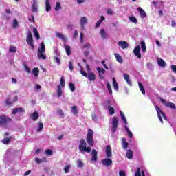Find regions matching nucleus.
<instances>
[{"mask_svg":"<svg viewBox=\"0 0 176 176\" xmlns=\"http://www.w3.org/2000/svg\"><path fill=\"white\" fill-rule=\"evenodd\" d=\"M78 148H79V151L82 153H85V152H87V153H90V152H91V148L90 147L86 146V140H85V139H82L80 141V144Z\"/></svg>","mask_w":176,"mask_h":176,"instance_id":"obj_1","label":"nucleus"},{"mask_svg":"<svg viewBox=\"0 0 176 176\" xmlns=\"http://www.w3.org/2000/svg\"><path fill=\"white\" fill-rule=\"evenodd\" d=\"M45 43H41L40 47L38 49L37 56L38 58H42V60H46V55H45Z\"/></svg>","mask_w":176,"mask_h":176,"instance_id":"obj_2","label":"nucleus"},{"mask_svg":"<svg viewBox=\"0 0 176 176\" xmlns=\"http://www.w3.org/2000/svg\"><path fill=\"white\" fill-rule=\"evenodd\" d=\"M94 135V131L91 129H88V133L87 135V142L89 146H93L94 145V140L93 139V135Z\"/></svg>","mask_w":176,"mask_h":176,"instance_id":"obj_3","label":"nucleus"},{"mask_svg":"<svg viewBox=\"0 0 176 176\" xmlns=\"http://www.w3.org/2000/svg\"><path fill=\"white\" fill-rule=\"evenodd\" d=\"M155 110L157 111V116L161 123H163V119L167 120V117L166 116V114L163 113L162 109H160V107L155 106Z\"/></svg>","mask_w":176,"mask_h":176,"instance_id":"obj_4","label":"nucleus"},{"mask_svg":"<svg viewBox=\"0 0 176 176\" xmlns=\"http://www.w3.org/2000/svg\"><path fill=\"white\" fill-rule=\"evenodd\" d=\"M119 123V120H118L117 117H113L111 121V133L112 134H115L116 131L118 130V124Z\"/></svg>","mask_w":176,"mask_h":176,"instance_id":"obj_5","label":"nucleus"},{"mask_svg":"<svg viewBox=\"0 0 176 176\" xmlns=\"http://www.w3.org/2000/svg\"><path fill=\"white\" fill-rule=\"evenodd\" d=\"M12 122V118L8 117L5 115L0 116V124L1 126H5V124H8V123H10Z\"/></svg>","mask_w":176,"mask_h":176,"instance_id":"obj_6","label":"nucleus"},{"mask_svg":"<svg viewBox=\"0 0 176 176\" xmlns=\"http://www.w3.org/2000/svg\"><path fill=\"white\" fill-rule=\"evenodd\" d=\"M28 34L26 38V42L28 45H29V46L32 47V49H34L35 45H34V43H33L34 40L32 39V34L31 33V32H28Z\"/></svg>","mask_w":176,"mask_h":176,"instance_id":"obj_7","label":"nucleus"},{"mask_svg":"<svg viewBox=\"0 0 176 176\" xmlns=\"http://www.w3.org/2000/svg\"><path fill=\"white\" fill-rule=\"evenodd\" d=\"M160 101L164 104V105H166V107H168V108H172V109H175V104L171 102H167L166 100L160 98Z\"/></svg>","mask_w":176,"mask_h":176,"instance_id":"obj_8","label":"nucleus"},{"mask_svg":"<svg viewBox=\"0 0 176 176\" xmlns=\"http://www.w3.org/2000/svg\"><path fill=\"white\" fill-rule=\"evenodd\" d=\"M133 53L138 58L140 59L142 56H141V46L138 45L135 49L133 50Z\"/></svg>","mask_w":176,"mask_h":176,"instance_id":"obj_9","label":"nucleus"},{"mask_svg":"<svg viewBox=\"0 0 176 176\" xmlns=\"http://www.w3.org/2000/svg\"><path fill=\"white\" fill-rule=\"evenodd\" d=\"M87 23H89V19H87V17L82 16L80 19V25L81 28H85V26L86 25V24H87Z\"/></svg>","mask_w":176,"mask_h":176,"instance_id":"obj_10","label":"nucleus"},{"mask_svg":"<svg viewBox=\"0 0 176 176\" xmlns=\"http://www.w3.org/2000/svg\"><path fill=\"white\" fill-rule=\"evenodd\" d=\"M102 164L106 166V167H110V166H112V160L109 158L103 159L102 160Z\"/></svg>","mask_w":176,"mask_h":176,"instance_id":"obj_11","label":"nucleus"},{"mask_svg":"<svg viewBox=\"0 0 176 176\" xmlns=\"http://www.w3.org/2000/svg\"><path fill=\"white\" fill-rule=\"evenodd\" d=\"M118 46H120L122 49H127V47H129V43H127V42L124 41H119Z\"/></svg>","mask_w":176,"mask_h":176,"instance_id":"obj_12","label":"nucleus"},{"mask_svg":"<svg viewBox=\"0 0 176 176\" xmlns=\"http://www.w3.org/2000/svg\"><path fill=\"white\" fill-rule=\"evenodd\" d=\"M106 156L107 157H112V148L110 145H108L106 149Z\"/></svg>","mask_w":176,"mask_h":176,"instance_id":"obj_13","label":"nucleus"},{"mask_svg":"<svg viewBox=\"0 0 176 176\" xmlns=\"http://www.w3.org/2000/svg\"><path fill=\"white\" fill-rule=\"evenodd\" d=\"M97 155H98L97 151L95 149H93L91 152V155H92V157L91 160V162H97V160H98Z\"/></svg>","mask_w":176,"mask_h":176,"instance_id":"obj_14","label":"nucleus"},{"mask_svg":"<svg viewBox=\"0 0 176 176\" xmlns=\"http://www.w3.org/2000/svg\"><path fill=\"white\" fill-rule=\"evenodd\" d=\"M30 118L32 120H34V122H35L39 118V113L38 111H35L30 115Z\"/></svg>","mask_w":176,"mask_h":176,"instance_id":"obj_15","label":"nucleus"},{"mask_svg":"<svg viewBox=\"0 0 176 176\" xmlns=\"http://www.w3.org/2000/svg\"><path fill=\"white\" fill-rule=\"evenodd\" d=\"M89 80L91 82H93L94 80H96V74L94 73H91L90 72H88V76H87Z\"/></svg>","mask_w":176,"mask_h":176,"instance_id":"obj_16","label":"nucleus"},{"mask_svg":"<svg viewBox=\"0 0 176 176\" xmlns=\"http://www.w3.org/2000/svg\"><path fill=\"white\" fill-rule=\"evenodd\" d=\"M100 36L102 39H108V34L107 32H105L104 29H101L100 30Z\"/></svg>","mask_w":176,"mask_h":176,"instance_id":"obj_17","label":"nucleus"},{"mask_svg":"<svg viewBox=\"0 0 176 176\" xmlns=\"http://www.w3.org/2000/svg\"><path fill=\"white\" fill-rule=\"evenodd\" d=\"M157 63L159 67H161L162 68H164V67H166V62L162 58H158L157 60Z\"/></svg>","mask_w":176,"mask_h":176,"instance_id":"obj_18","label":"nucleus"},{"mask_svg":"<svg viewBox=\"0 0 176 176\" xmlns=\"http://www.w3.org/2000/svg\"><path fill=\"white\" fill-rule=\"evenodd\" d=\"M96 69L99 74V76H100V79H104V76H101V74H102L104 75V74H105V72H106V71L104 69V68L97 67Z\"/></svg>","mask_w":176,"mask_h":176,"instance_id":"obj_19","label":"nucleus"},{"mask_svg":"<svg viewBox=\"0 0 176 176\" xmlns=\"http://www.w3.org/2000/svg\"><path fill=\"white\" fill-rule=\"evenodd\" d=\"M124 79L126 80L129 86H132L133 84L131 82V80H130V76H129V74H124Z\"/></svg>","mask_w":176,"mask_h":176,"instance_id":"obj_20","label":"nucleus"},{"mask_svg":"<svg viewBox=\"0 0 176 176\" xmlns=\"http://www.w3.org/2000/svg\"><path fill=\"white\" fill-rule=\"evenodd\" d=\"M122 148L124 149H127V148H129V143L127 142V140H126V138H124L122 139Z\"/></svg>","mask_w":176,"mask_h":176,"instance_id":"obj_21","label":"nucleus"},{"mask_svg":"<svg viewBox=\"0 0 176 176\" xmlns=\"http://www.w3.org/2000/svg\"><path fill=\"white\" fill-rule=\"evenodd\" d=\"M138 10L140 14L142 19H144V17H146V13H145V11L143 10L141 7L138 8Z\"/></svg>","mask_w":176,"mask_h":176,"instance_id":"obj_22","label":"nucleus"},{"mask_svg":"<svg viewBox=\"0 0 176 176\" xmlns=\"http://www.w3.org/2000/svg\"><path fill=\"white\" fill-rule=\"evenodd\" d=\"M45 9L46 12H50L52 10V6L49 0H45Z\"/></svg>","mask_w":176,"mask_h":176,"instance_id":"obj_23","label":"nucleus"},{"mask_svg":"<svg viewBox=\"0 0 176 176\" xmlns=\"http://www.w3.org/2000/svg\"><path fill=\"white\" fill-rule=\"evenodd\" d=\"M56 35L57 38L62 39V41H64L65 42V41H67V37L64 36V34H63V33L56 32Z\"/></svg>","mask_w":176,"mask_h":176,"instance_id":"obj_24","label":"nucleus"},{"mask_svg":"<svg viewBox=\"0 0 176 176\" xmlns=\"http://www.w3.org/2000/svg\"><path fill=\"white\" fill-rule=\"evenodd\" d=\"M76 163L78 168H83V167H85V164H83L82 160H78Z\"/></svg>","mask_w":176,"mask_h":176,"instance_id":"obj_25","label":"nucleus"},{"mask_svg":"<svg viewBox=\"0 0 176 176\" xmlns=\"http://www.w3.org/2000/svg\"><path fill=\"white\" fill-rule=\"evenodd\" d=\"M64 48L66 51L67 56H71V47H69V45L64 44Z\"/></svg>","mask_w":176,"mask_h":176,"instance_id":"obj_26","label":"nucleus"},{"mask_svg":"<svg viewBox=\"0 0 176 176\" xmlns=\"http://www.w3.org/2000/svg\"><path fill=\"white\" fill-rule=\"evenodd\" d=\"M33 34L37 39H40L41 36H39V32H38V29L36 28H33Z\"/></svg>","mask_w":176,"mask_h":176,"instance_id":"obj_27","label":"nucleus"},{"mask_svg":"<svg viewBox=\"0 0 176 176\" xmlns=\"http://www.w3.org/2000/svg\"><path fill=\"white\" fill-rule=\"evenodd\" d=\"M32 12L33 13H36V12H38V6L36 5V2L34 1L32 6Z\"/></svg>","mask_w":176,"mask_h":176,"instance_id":"obj_28","label":"nucleus"},{"mask_svg":"<svg viewBox=\"0 0 176 176\" xmlns=\"http://www.w3.org/2000/svg\"><path fill=\"white\" fill-rule=\"evenodd\" d=\"M126 156L127 159H130V160L133 159V151L127 150Z\"/></svg>","mask_w":176,"mask_h":176,"instance_id":"obj_29","label":"nucleus"},{"mask_svg":"<svg viewBox=\"0 0 176 176\" xmlns=\"http://www.w3.org/2000/svg\"><path fill=\"white\" fill-rule=\"evenodd\" d=\"M113 87L115 90L116 91L119 90V85L116 82V80H115V78H113Z\"/></svg>","mask_w":176,"mask_h":176,"instance_id":"obj_30","label":"nucleus"},{"mask_svg":"<svg viewBox=\"0 0 176 176\" xmlns=\"http://www.w3.org/2000/svg\"><path fill=\"white\" fill-rule=\"evenodd\" d=\"M114 56L118 63H120L121 64H122V63H123V58H122V56H120L119 54H115Z\"/></svg>","mask_w":176,"mask_h":176,"instance_id":"obj_31","label":"nucleus"},{"mask_svg":"<svg viewBox=\"0 0 176 176\" xmlns=\"http://www.w3.org/2000/svg\"><path fill=\"white\" fill-rule=\"evenodd\" d=\"M138 85H139V88H140V90L141 91V92L142 93V94L144 96H145V88L144 87V85H142V83L141 82H138Z\"/></svg>","mask_w":176,"mask_h":176,"instance_id":"obj_32","label":"nucleus"},{"mask_svg":"<svg viewBox=\"0 0 176 176\" xmlns=\"http://www.w3.org/2000/svg\"><path fill=\"white\" fill-rule=\"evenodd\" d=\"M13 103L12 102V100H10V98H8L6 100V107H7L8 108H10V106Z\"/></svg>","mask_w":176,"mask_h":176,"instance_id":"obj_33","label":"nucleus"},{"mask_svg":"<svg viewBox=\"0 0 176 176\" xmlns=\"http://www.w3.org/2000/svg\"><path fill=\"white\" fill-rule=\"evenodd\" d=\"M120 115L121 119L124 122V124H127V120L126 119V116H124V113H123L122 111H120Z\"/></svg>","mask_w":176,"mask_h":176,"instance_id":"obj_34","label":"nucleus"},{"mask_svg":"<svg viewBox=\"0 0 176 176\" xmlns=\"http://www.w3.org/2000/svg\"><path fill=\"white\" fill-rule=\"evenodd\" d=\"M141 45V47H142V51L145 53V52H146V45H145V41H142L140 43Z\"/></svg>","mask_w":176,"mask_h":176,"instance_id":"obj_35","label":"nucleus"},{"mask_svg":"<svg viewBox=\"0 0 176 176\" xmlns=\"http://www.w3.org/2000/svg\"><path fill=\"white\" fill-rule=\"evenodd\" d=\"M72 113L73 115H78V107L76 106L72 107Z\"/></svg>","mask_w":176,"mask_h":176,"instance_id":"obj_36","label":"nucleus"},{"mask_svg":"<svg viewBox=\"0 0 176 176\" xmlns=\"http://www.w3.org/2000/svg\"><path fill=\"white\" fill-rule=\"evenodd\" d=\"M32 74L34 76H38L39 75V69L38 67H35L32 69Z\"/></svg>","mask_w":176,"mask_h":176,"instance_id":"obj_37","label":"nucleus"},{"mask_svg":"<svg viewBox=\"0 0 176 176\" xmlns=\"http://www.w3.org/2000/svg\"><path fill=\"white\" fill-rule=\"evenodd\" d=\"M35 160H36V163H38V164H41V163H45L46 158H43V159L35 158Z\"/></svg>","mask_w":176,"mask_h":176,"instance_id":"obj_38","label":"nucleus"},{"mask_svg":"<svg viewBox=\"0 0 176 176\" xmlns=\"http://www.w3.org/2000/svg\"><path fill=\"white\" fill-rule=\"evenodd\" d=\"M58 97H61L63 94V89H61V86L58 85V90H57Z\"/></svg>","mask_w":176,"mask_h":176,"instance_id":"obj_39","label":"nucleus"},{"mask_svg":"<svg viewBox=\"0 0 176 176\" xmlns=\"http://www.w3.org/2000/svg\"><path fill=\"white\" fill-rule=\"evenodd\" d=\"M69 69H70L71 72L74 71V60L69 61Z\"/></svg>","mask_w":176,"mask_h":176,"instance_id":"obj_40","label":"nucleus"},{"mask_svg":"<svg viewBox=\"0 0 176 176\" xmlns=\"http://www.w3.org/2000/svg\"><path fill=\"white\" fill-rule=\"evenodd\" d=\"M125 130H126L129 137H130V138H131L133 137V133L131 132L130 129H129V127H127V126H125Z\"/></svg>","mask_w":176,"mask_h":176,"instance_id":"obj_41","label":"nucleus"},{"mask_svg":"<svg viewBox=\"0 0 176 176\" xmlns=\"http://www.w3.org/2000/svg\"><path fill=\"white\" fill-rule=\"evenodd\" d=\"M106 85L109 94H112V87H111V83H109V82H107Z\"/></svg>","mask_w":176,"mask_h":176,"instance_id":"obj_42","label":"nucleus"},{"mask_svg":"<svg viewBox=\"0 0 176 176\" xmlns=\"http://www.w3.org/2000/svg\"><path fill=\"white\" fill-rule=\"evenodd\" d=\"M109 112L110 115H114L115 114V109L111 106L108 107Z\"/></svg>","mask_w":176,"mask_h":176,"instance_id":"obj_43","label":"nucleus"},{"mask_svg":"<svg viewBox=\"0 0 176 176\" xmlns=\"http://www.w3.org/2000/svg\"><path fill=\"white\" fill-rule=\"evenodd\" d=\"M43 129V124L42 122H38L37 131H42Z\"/></svg>","mask_w":176,"mask_h":176,"instance_id":"obj_44","label":"nucleus"},{"mask_svg":"<svg viewBox=\"0 0 176 176\" xmlns=\"http://www.w3.org/2000/svg\"><path fill=\"white\" fill-rule=\"evenodd\" d=\"M57 113L60 115V118H64V111L62 109H58Z\"/></svg>","mask_w":176,"mask_h":176,"instance_id":"obj_45","label":"nucleus"},{"mask_svg":"<svg viewBox=\"0 0 176 176\" xmlns=\"http://www.w3.org/2000/svg\"><path fill=\"white\" fill-rule=\"evenodd\" d=\"M61 9V3L60 2H57L56 7H55V10L57 12Z\"/></svg>","mask_w":176,"mask_h":176,"instance_id":"obj_46","label":"nucleus"},{"mask_svg":"<svg viewBox=\"0 0 176 176\" xmlns=\"http://www.w3.org/2000/svg\"><path fill=\"white\" fill-rule=\"evenodd\" d=\"M45 155H47V156H52V155H53V151L48 149V150H45Z\"/></svg>","mask_w":176,"mask_h":176,"instance_id":"obj_47","label":"nucleus"},{"mask_svg":"<svg viewBox=\"0 0 176 176\" xmlns=\"http://www.w3.org/2000/svg\"><path fill=\"white\" fill-rule=\"evenodd\" d=\"M129 20L131 21V23L137 24V18H135V16H130Z\"/></svg>","mask_w":176,"mask_h":176,"instance_id":"obj_48","label":"nucleus"},{"mask_svg":"<svg viewBox=\"0 0 176 176\" xmlns=\"http://www.w3.org/2000/svg\"><path fill=\"white\" fill-rule=\"evenodd\" d=\"M69 89L71 90V91H72V93H74V91H75V85H74V83H70L69 84Z\"/></svg>","mask_w":176,"mask_h":176,"instance_id":"obj_49","label":"nucleus"},{"mask_svg":"<svg viewBox=\"0 0 176 176\" xmlns=\"http://www.w3.org/2000/svg\"><path fill=\"white\" fill-rule=\"evenodd\" d=\"M12 27L13 28H17V27H19V21H17V20H14Z\"/></svg>","mask_w":176,"mask_h":176,"instance_id":"obj_50","label":"nucleus"},{"mask_svg":"<svg viewBox=\"0 0 176 176\" xmlns=\"http://www.w3.org/2000/svg\"><path fill=\"white\" fill-rule=\"evenodd\" d=\"M80 72L81 75H82V76H85V78H87L88 74L86 73L85 71H83V69H81L80 70Z\"/></svg>","mask_w":176,"mask_h":176,"instance_id":"obj_51","label":"nucleus"},{"mask_svg":"<svg viewBox=\"0 0 176 176\" xmlns=\"http://www.w3.org/2000/svg\"><path fill=\"white\" fill-rule=\"evenodd\" d=\"M24 68H25V71L26 72H28V74H30L31 73V69L30 68V67H28L26 65H24Z\"/></svg>","mask_w":176,"mask_h":176,"instance_id":"obj_52","label":"nucleus"},{"mask_svg":"<svg viewBox=\"0 0 176 176\" xmlns=\"http://www.w3.org/2000/svg\"><path fill=\"white\" fill-rule=\"evenodd\" d=\"M10 53H16V47L11 46L9 49Z\"/></svg>","mask_w":176,"mask_h":176,"instance_id":"obj_53","label":"nucleus"},{"mask_svg":"<svg viewBox=\"0 0 176 176\" xmlns=\"http://www.w3.org/2000/svg\"><path fill=\"white\" fill-rule=\"evenodd\" d=\"M1 142H3V144H7L10 142V139L9 138L3 139Z\"/></svg>","mask_w":176,"mask_h":176,"instance_id":"obj_54","label":"nucleus"},{"mask_svg":"<svg viewBox=\"0 0 176 176\" xmlns=\"http://www.w3.org/2000/svg\"><path fill=\"white\" fill-rule=\"evenodd\" d=\"M60 86H62V87L65 86V80H64V77H61L60 78Z\"/></svg>","mask_w":176,"mask_h":176,"instance_id":"obj_55","label":"nucleus"},{"mask_svg":"<svg viewBox=\"0 0 176 176\" xmlns=\"http://www.w3.org/2000/svg\"><path fill=\"white\" fill-rule=\"evenodd\" d=\"M135 176H141V168H138L137 171L135 173Z\"/></svg>","mask_w":176,"mask_h":176,"instance_id":"obj_56","label":"nucleus"},{"mask_svg":"<svg viewBox=\"0 0 176 176\" xmlns=\"http://www.w3.org/2000/svg\"><path fill=\"white\" fill-rule=\"evenodd\" d=\"M90 47H91V45L90 43H87L83 46V49L88 50V49H90Z\"/></svg>","mask_w":176,"mask_h":176,"instance_id":"obj_57","label":"nucleus"},{"mask_svg":"<svg viewBox=\"0 0 176 176\" xmlns=\"http://www.w3.org/2000/svg\"><path fill=\"white\" fill-rule=\"evenodd\" d=\"M147 67L148 68V69H153V65H152V63H147Z\"/></svg>","mask_w":176,"mask_h":176,"instance_id":"obj_58","label":"nucleus"},{"mask_svg":"<svg viewBox=\"0 0 176 176\" xmlns=\"http://www.w3.org/2000/svg\"><path fill=\"white\" fill-rule=\"evenodd\" d=\"M170 68H171L172 71H173V72H175V74H176V65H172L170 66Z\"/></svg>","mask_w":176,"mask_h":176,"instance_id":"obj_59","label":"nucleus"},{"mask_svg":"<svg viewBox=\"0 0 176 176\" xmlns=\"http://www.w3.org/2000/svg\"><path fill=\"white\" fill-rule=\"evenodd\" d=\"M67 28H68L69 30H70L71 31H72V30L74 29V25H73V24H71V23L68 24V25H67Z\"/></svg>","mask_w":176,"mask_h":176,"instance_id":"obj_60","label":"nucleus"},{"mask_svg":"<svg viewBox=\"0 0 176 176\" xmlns=\"http://www.w3.org/2000/svg\"><path fill=\"white\" fill-rule=\"evenodd\" d=\"M55 63H56V64H60L61 62L60 60V58L57 56L55 57Z\"/></svg>","mask_w":176,"mask_h":176,"instance_id":"obj_61","label":"nucleus"},{"mask_svg":"<svg viewBox=\"0 0 176 176\" xmlns=\"http://www.w3.org/2000/svg\"><path fill=\"white\" fill-rule=\"evenodd\" d=\"M83 38H84L83 33H82V32H80V39L81 43H83Z\"/></svg>","mask_w":176,"mask_h":176,"instance_id":"obj_62","label":"nucleus"},{"mask_svg":"<svg viewBox=\"0 0 176 176\" xmlns=\"http://www.w3.org/2000/svg\"><path fill=\"white\" fill-rule=\"evenodd\" d=\"M65 173H69V166H67L64 168Z\"/></svg>","mask_w":176,"mask_h":176,"instance_id":"obj_63","label":"nucleus"},{"mask_svg":"<svg viewBox=\"0 0 176 176\" xmlns=\"http://www.w3.org/2000/svg\"><path fill=\"white\" fill-rule=\"evenodd\" d=\"M119 175L120 176H126V173L124 171L120 170L119 172Z\"/></svg>","mask_w":176,"mask_h":176,"instance_id":"obj_64","label":"nucleus"}]
</instances>
